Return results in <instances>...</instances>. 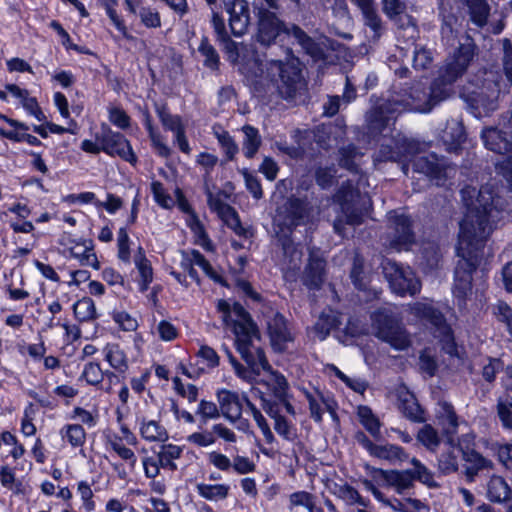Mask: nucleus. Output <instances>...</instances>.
I'll use <instances>...</instances> for the list:
<instances>
[{
	"mask_svg": "<svg viewBox=\"0 0 512 512\" xmlns=\"http://www.w3.org/2000/svg\"><path fill=\"white\" fill-rule=\"evenodd\" d=\"M466 206L460 222L457 254L460 257L455 270L454 295L464 299L471 292L472 272L484 256V244L500 219V199L492 185L477 192L473 187L461 190Z\"/></svg>",
	"mask_w": 512,
	"mask_h": 512,
	"instance_id": "1",
	"label": "nucleus"
},
{
	"mask_svg": "<svg viewBox=\"0 0 512 512\" xmlns=\"http://www.w3.org/2000/svg\"><path fill=\"white\" fill-rule=\"evenodd\" d=\"M217 309L222 314L225 326L234 333L237 351L248 365V368H244L227 351L235 373L249 382L254 381L256 376H262L261 381L272 391L276 398L284 399L287 397L288 382L286 378L272 370L263 350L254 344L256 340H259V333L250 315L239 303H230L226 300H219Z\"/></svg>",
	"mask_w": 512,
	"mask_h": 512,
	"instance_id": "2",
	"label": "nucleus"
},
{
	"mask_svg": "<svg viewBox=\"0 0 512 512\" xmlns=\"http://www.w3.org/2000/svg\"><path fill=\"white\" fill-rule=\"evenodd\" d=\"M255 57L258 59L260 69L255 74H244L247 78L252 81L259 79L260 83H272L281 97L285 99L294 98L305 88L297 60L291 59L286 63L271 60L263 65L256 53Z\"/></svg>",
	"mask_w": 512,
	"mask_h": 512,
	"instance_id": "3",
	"label": "nucleus"
},
{
	"mask_svg": "<svg viewBox=\"0 0 512 512\" xmlns=\"http://www.w3.org/2000/svg\"><path fill=\"white\" fill-rule=\"evenodd\" d=\"M281 36L295 38L305 51L314 59H322L326 57L324 47L329 43L327 38H323L320 43H316L299 27H284L283 23L277 18L274 12L264 11V8L261 7L258 14V41L264 45H270Z\"/></svg>",
	"mask_w": 512,
	"mask_h": 512,
	"instance_id": "4",
	"label": "nucleus"
},
{
	"mask_svg": "<svg viewBox=\"0 0 512 512\" xmlns=\"http://www.w3.org/2000/svg\"><path fill=\"white\" fill-rule=\"evenodd\" d=\"M451 93V89L444 87L443 84L436 79L429 90H425L420 86L413 87L409 98L405 101L393 98L392 102L384 104L380 107L379 116L388 124L392 119V114L404 110H410L420 113L430 112L434 105L446 99Z\"/></svg>",
	"mask_w": 512,
	"mask_h": 512,
	"instance_id": "5",
	"label": "nucleus"
},
{
	"mask_svg": "<svg viewBox=\"0 0 512 512\" xmlns=\"http://www.w3.org/2000/svg\"><path fill=\"white\" fill-rule=\"evenodd\" d=\"M212 25L217 36V40L223 47L227 59L242 74H255L260 69L258 59L255 57V50L251 45L236 43L230 40L223 18L213 13Z\"/></svg>",
	"mask_w": 512,
	"mask_h": 512,
	"instance_id": "6",
	"label": "nucleus"
},
{
	"mask_svg": "<svg viewBox=\"0 0 512 512\" xmlns=\"http://www.w3.org/2000/svg\"><path fill=\"white\" fill-rule=\"evenodd\" d=\"M375 336L395 350H406L412 340L410 334L401 324V319L390 308L376 311L372 316Z\"/></svg>",
	"mask_w": 512,
	"mask_h": 512,
	"instance_id": "7",
	"label": "nucleus"
},
{
	"mask_svg": "<svg viewBox=\"0 0 512 512\" xmlns=\"http://www.w3.org/2000/svg\"><path fill=\"white\" fill-rule=\"evenodd\" d=\"M410 312L416 318L434 326L441 337L442 349L449 355L456 353V345L450 327L446 324L442 313L431 301L417 302L410 306Z\"/></svg>",
	"mask_w": 512,
	"mask_h": 512,
	"instance_id": "8",
	"label": "nucleus"
},
{
	"mask_svg": "<svg viewBox=\"0 0 512 512\" xmlns=\"http://www.w3.org/2000/svg\"><path fill=\"white\" fill-rule=\"evenodd\" d=\"M474 49L472 40L466 38L458 49L447 58L438 78L444 87L450 88L452 83L466 71L474 56Z\"/></svg>",
	"mask_w": 512,
	"mask_h": 512,
	"instance_id": "9",
	"label": "nucleus"
},
{
	"mask_svg": "<svg viewBox=\"0 0 512 512\" xmlns=\"http://www.w3.org/2000/svg\"><path fill=\"white\" fill-rule=\"evenodd\" d=\"M383 273L392 291L399 295H414L421 289L420 281L409 267H402L396 262H383Z\"/></svg>",
	"mask_w": 512,
	"mask_h": 512,
	"instance_id": "10",
	"label": "nucleus"
},
{
	"mask_svg": "<svg viewBox=\"0 0 512 512\" xmlns=\"http://www.w3.org/2000/svg\"><path fill=\"white\" fill-rule=\"evenodd\" d=\"M358 193L351 182H347L336 195V201L339 203L342 215L334 222V229L341 234L343 231V222L349 225H358L362 222V213L355 208V200Z\"/></svg>",
	"mask_w": 512,
	"mask_h": 512,
	"instance_id": "11",
	"label": "nucleus"
},
{
	"mask_svg": "<svg viewBox=\"0 0 512 512\" xmlns=\"http://www.w3.org/2000/svg\"><path fill=\"white\" fill-rule=\"evenodd\" d=\"M96 139L102 144V151L106 154L118 156L131 164L136 163L137 158L130 142L121 133L105 128Z\"/></svg>",
	"mask_w": 512,
	"mask_h": 512,
	"instance_id": "12",
	"label": "nucleus"
},
{
	"mask_svg": "<svg viewBox=\"0 0 512 512\" xmlns=\"http://www.w3.org/2000/svg\"><path fill=\"white\" fill-rule=\"evenodd\" d=\"M391 229L389 233V245L391 248L401 251L407 250L414 242V235L410 229V219L404 215L390 217Z\"/></svg>",
	"mask_w": 512,
	"mask_h": 512,
	"instance_id": "13",
	"label": "nucleus"
},
{
	"mask_svg": "<svg viewBox=\"0 0 512 512\" xmlns=\"http://www.w3.org/2000/svg\"><path fill=\"white\" fill-rule=\"evenodd\" d=\"M156 112L163 128L174 134V142L179 149L185 154H190L191 148L186 138L185 126L181 117L169 113L164 106H158Z\"/></svg>",
	"mask_w": 512,
	"mask_h": 512,
	"instance_id": "14",
	"label": "nucleus"
},
{
	"mask_svg": "<svg viewBox=\"0 0 512 512\" xmlns=\"http://www.w3.org/2000/svg\"><path fill=\"white\" fill-rule=\"evenodd\" d=\"M207 201L210 209L218 214V216L240 236L246 235V229L241 225L240 219L236 211L222 200V193L213 194L208 192Z\"/></svg>",
	"mask_w": 512,
	"mask_h": 512,
	"instance_id": "15",
	"label": "nucleus"
},
{
	"mask_svg": "<svg viewBox=\"0 0 512 512\" xmlns=\"http://www.w3.org/2000/svg\"><path fill=\"white\" fill-rule=\"evenodd\" d=\"M267 329L272 348L277 352H284L293 343L294 336L288 328L285 318L275 314L267 322Z\"/></svg>",
	"mask_w": 512,
	"mask_h": 512,
	"instance_id": "16",
	"label": "nucleus"
},
{
	"mask_svg": "<svg viewBox=\"0 0 512 512\" xmlns=\"http://www.w3.org/2000/svg\"><path fill=\"white\" fill-rule=\"evenodd\" d=\"M413 169L435 181L436 185L442 184L450 171L435 154L416 156L413 160Z\"/></svg>",
	"mask_w": 512,
	"mask_h": 512,
	"instance_id": "17",
	"label": "nucleus"
},
{
	"mask_svg": "<svg viewBox=\"0 0 512 512\" xmlns=\"http://www.w3.org/2000/svg\"><path fill=\"white\" fill-rule=\"evenodd\" d=\"M196 265L200 267L203 272L212 280L218 283H222V276L213 269L210 263L204 258L202 254H200L197 250L191 251H183L181 253V262L180 266L188 272L189 276L195 280L199 281L197 272L194 270L193 266Z\"/></svg>",
	"mask_w": 512,
	"mask_h": 512,
	"instance_id": "18",
	"label": "nucleus"
},
{
	"mask_svg": "<svg viewBox=\"0 0 512 512\" xmlns=\"http://www.w3.org/2000/svg\"><path fill=\"white\" fill-rule=\"evenodd\" d=\"M226 10L232 33L235 36L245 34L251 21L249 3L246 0H233L226 4Z\"/></svg>",
	"mask_w": 512,
	"mask_h": 512,
	"instance_id": "19",
	"label": "nucleus"
},
{
	"mask_svg": "<svg viewBox=\"0 0 512 512\" xmlns=\"http://www.w3.org/2000/svg\"><path fill=\"white\" fill-rule=\"evenodd\" d=\"M216 398L222 415L232 423L241 418L243 404L249 401L246 397L227 389H219Z\"/></svg>",
	"mask_w": 512,
	"mask_h": 512,
	"instance_id": "20",
	"label": "nucleus"
},
{
	"mask_svg": "<svg viewBox=\"0 0 512 512\" xmlns=\"http://www.w3.org/2000/svg\"><path fill=\"white\" fill-rule=\"evenodd\" d=\"M68 251L70 256L78 260L81 265L90 266L96 270L100 269V263L91 240L72 241Z\"/></svg>",
	"mask_w": 512,
	"mask_h": 512,
	"instance_id": "21",
	"label": "nucleus"
},
{
	"mask_svg": "<svg viewBox=\"0 0 512 512\" xmlns=\"http://www.w3.org/2000/svg\"><path fill=\"white\" fill-rule=\"evenodd\" d=\"M264 411L273 419L275 432L287 441H294L297 437L296 427L279 413L278 407L272 403L263 404Z\"/></svg>",
	"mask_w": 512,
	"mask_h": 512,
	"instance_id": "22",
	"label": "nucleus"
},
{
	"mask_svg": "<svg viewBox=\"0 0 512 512\" xmlns=\"http://www.w3.org/2000/svg\"><path fill=\"white\" fill-rule=\"evenodd\" d=\"M377 473L388 487L393 488L396 493L403 494L406 490L413 488L410 469L406 470H383L378 469Z\"/></svg>",
	"mask_w": 512,
	"mask_h": 512,
	"instance_id": "23",
	"label": "nucleus"
},
{
	"mask_svg": "<svg viewBox=\"0 0 512 512\" xmlns=\"http://www.w3.org/2000/svg\"><path fill=\"white\" fill-rule=\"evenodd\" d=\"M81 377L87 382V384L93 386H99L102 383L103 378L106 377L110 383V385L105 389L107 393L111 392V385L113 383L119 382V377L114 372H104L101 369L100 364L96 362L87 363L83 368Z\"/></svg>",
	"mask_w": 512,
	"mask_h": 512,
	"instance_id": "24",
	"label": "nucleus"
},
{
	"mask_svg": "<svg viewBox=\"0 0 512 512\" xmlns=\"http://www.w3.org/2000/svg\"><path fill=\"white\" fill-rule=\"evenodd\" d=\"M325 261L311 252L309 263L305 269L303 281L310 288H318L324 282Z\"/></svg>",
	"mask_w": 512,
	"mask_h": 512,
	"instance_id": "25",
	"label": "nucleus"
},
{
	"mask_svg": "<svg viewBox=\"0 0 512 512\" xmlns=\"http://www.w3.org/2000/svg\"><path fill=\"white\" fill-rule=\"evenodd\" d=\"M330 492L343 500L347 505H359L361 507H368L370 502L369 500L363 498L359 492L352 486L347 483L333 482L329 485Z\"/></svg>",
	"mask_w": 512,
	"mask_h": 512,
	"instance_id": "26",
	"label": "nucleus"
},
{
	"mask_svg": "<svg viewBox=\"0 0 512 512\" xmlns=\"http://www.w3.org/2000/svg\"><path fill=\"white\" fill-rule=\"evenodd\" d=\"M463 459L466 462L465 474L469 481H473L479 472L493 467L491 460L483 457L475 450L464 451Z\"/></svg>",
	"mask_w": 512,
	"mask_h": 512,
	"instance_id": "27",
	"label": "nucleus"
},
{
	"mask_svg": "<svg viewBox=\"0 0 512 512\" xmlns=\"http://www.w3.org/2000/svg\"><path fill=\"white\" fill-rule=\"evenodd\" d=\"M6 90L15 98L19 99L22 107L37 120L42 121L44 118L36 98L31 97L26 89H22L15 84L6 85Z\"/></svg>",
	"mask_w": 512,
	"mask_h": 512,
	"instance_id": "28",
	"label": "nucleus"
},
{
	"mask_svg": "<svg viewBox=\"0 0 512 512\" xmlns=\"http://www.w3.org/2000/svg\"><path fill=\"white\" fill-rule=\"evenodd\" d=\"M464 138L463 125L454 119L448 121L441 134V140L446 149L450 152L456 151L464 141Z\"/></svg>",
	"mask_w": 512,
	"mask_h": 512,
	"instance_id": "29",
	"label": "nucleus"
},
{
	"mask_svg": "<svg viewBox=\"0 0 512 512\" xmlns=\"http://www.w3.org/2000/svg\"><path fill=\"white\" fill-rule=\"evenodd\" d=\"M481 137L487 149L504 154L511 150L512 144L496 128H486L482 131Z\"/></svg>",
	"mask_w": 512,
	"mask_h": 512,
	"instance_id": "30",
	"label": "nucleus"
},
{
	"mask_svg": "<svg viewBox=\"0 0 512 512\" xmlns=\"http://www.w3.org/2000/svg\"><path fill=\"white\" fill-rule=\"evenodd\" d=\"M340 314L332 309L324 311L319 316L312 331L319 340H324L340 323Z\"/></svg>",
	"mask_w": 512,
	"mask_h": 512,
	"instance_id": "31",
	"label": "nucleus"
},
{
	"mask_svg": "<svg viewBox=\"0 0 512 512\" xmlns=\"http://www.w3.org/2000/svg\"><path fill=\"white\" fill-rule=\"evenodd\" d=\"M436 413L444 433L448 436V439L452 438V435L456 433L459 425L458 417L452 405L447 402H441L438 404Z\"/></svg>",
	"mask_w": 512,
	"mask_h": 512,
	"instance_id": "32",
	"label": "nucleus"
},
{
	"mask_svg": "<svg viewBox=\"0 0 512 512\" xmlns=\"http://www.w3.org/2000/svg\"><path fill=\"white\" fill-rule=\"evenodd\" d=\"M139 433L147 442H165L168 432L158 421L143 418L139 424Z\"/></svg>",
	"mask_w": 512,
	"mask_h": 512,
	"instance_id": "33",
	"label": "nucleus"
},
{
	"mask_svg": "<svg viewBox=\"0 0 512 512\" xmlns=\"http://www.w3.org/2000/svg\"><path fill=\"white\" fill-rule=\"evenodd\" d=\"M371 456L388 461L391 464L402 463L409 458L402 447L390 443L377 444Z\"/></svg>",
	"mask_w": 512,
	"mask_h": 512,
	"instance_id": "34",
	"label": "nucleus"
},
{
	"mask_svg": "<svg viewBox=\"0 0 512 512\" xmlns=\"http://www.w3.org/2000/svg\"><path fill=\"white\" fill-rule=\"evenodd\" d=\"M134 264L139 273L140 290L144 292L153 281V268L142 247L134 255Z\"/></svg>",
	"mask_w": 512,
	"mask_h": 512,
	"instance_id": "35",
	"label": "nucleus"
},
{
	"mask_svg": "<svg viewBox=\"0 0 512 512\" xmlns=\"http://www.w3.org/2000/svg\"><path fill=\"white\" fill-rule=\"evenodd\" d=\"M196 492L202 498L211 502H218L227 499L230 493V485L225 483L207 484L198 483L195 486Z\"/></svg>",
	"mask_w": 512,
	"mask_h": 512,
	"instance_id": "36",
	"label": "nucleus"
},
{
	"mask_svg": "<svg viewBox=\"0 0 512 512\" xmlns=\"http://www.w3.org/2000/svg\"><path fill=\"white\" fill-rule=\"evenodd\" d=\"M511 488L500 476H493L487 484V498L495 503L507 501L511 496Z\"/></svg>",
	"mask_w": 512,
	"mask_h": 512,
	"instance_id": "37",
	"label": "nucleus"
},
{
	"mask_svg": "<svg viewBox=\"0 0 512 512\" xmlns=\"http://www.w3.org/2000/svg\"><path fill=\"white\" fill-rule=\"evenodd\" d=\"M288 224L297 226L310 220L313 209L300 200H291L287 207Z\"/></svg>",
	"mask_w": 512,
	"mask_h": 512,
	"instance_id": "38",
	"label": "nucleus"
},
{
	"mask_svg": "<svg viewBox=\"0 0 512 512\" xmlns=\"http://www.w3.org/2000/svg\"><path fill=\"white\" fill-rule=\"evenodd\" d=\"M103 354L109 365L118 372H125L128 369V359L125 352L117 343H108Z\"/></svg>",
	"mask_w": 512,
	"mask_h": 512,
	"instance_id": "39",
	"label": "nucleus"
},
{
	"mask_svg": "<svg viewBox=\"0 0 512 512\" xmlns=\"http://www.w3.org/2000/svg\"><path fill=\"white\" fill-rule=\"evenodd\" d=\"M183 453V447L175 444H164L161 446L157 456L159 463L164 469L171 471L177 470L178 466L175 460L179 459Z\"/></svg>",
	"mask_w": 512,
	"mask_h": 512,
	"instance_id": "40",
	"label": "nucleus"
},
{
	"mask_svg": "<svg viewBox=\"0 0 512 512\" xmlns=\"http://www.w3.org/2000/svg\"><path fill=\"white\" fill-rule=\"evenodd\" d=\"M59 434L63 441L74 448L82 447L86 441V432L80 424H65Z\"/></svg>",
	"mask_w": 512,
	"mask_h": 512,
	"instance_id": "41",
	"label": "nucleus"
},
{
	"mask_svg": "<svg viewBox=\"0 0 512 512\" xmlns=\"http://www.w3.org/2000/svg\"><path fill=\"white\" fill-rule=\"evenodd\" d=\"M447 442L450 445L449 450L443 452L438 458V469L443 474L454 473L458 470L459 467L458 455L456 453L457 448L453 443V439L449 438Z\"/></svg>",
	"mask_w": 512,
	"mask_h": 512,
	"instance_id": "42",
	"label": "nucleus"
},
{
	"mask_svg": "<svg viewBox=\"0 0 512 512\" xmlns=\"http://www.w3.org/2000/svg\"><path fill=\"white\" fill-rule=\"evenodd\" d=\"M284 259L282 270L285 272L297 271L300 268L302 252L290 241L283 243Z\"/></svg>",
	"mask_w": 512,
	"mask_h": 512,
	"instance_id": "43",
	"label": "nucleus"
},
{
	"mask_svg": "<svg viewBox=\"0 0 512 512\" xmlns=\"http://www.w3.org/2000/svg\"><path fill=\"white\" fill-rule=\"evenodd\" d=\"M244 133L243 140V151L247 158H252L257 153L260 144L261 138L258 133V130L250 125H246L242 128Z\"/></svg>",
	"mask_w": 512,
	"mask_h": 512,
	"instance_id": "44",
	"label": "nucleus"
},
{
	"mask_svg": "<svg viewBox=\"0 0 512 512\" xmlns=\"http://www.w3.org/2000/svg\"><path fill=\"white\" fill-rule=\"evenodd\" d=\"M413 469H410V475L412 476V482L415 480L427 485L428 487L436 486L433 473L417 458L413 457L410 460Z\"/></svg>",
	"mask_w": 512,
	"mask_h": 512,
	"instance_id": "45",
	"label": "nucleus"
},
{
	"mask_svg": "<svg viewBox=\"0 0 512 512\" xmlns=\"http://www.w3.org/2000/svg\"><path fill=\"white\" fill-rule=\"evenodd\" d=\"M400 409L406 417L413 421H418L422 418L420 406L416 403L414 396L408 391H401L399 394Z\"/></svg>",
	"mask_w": 512,
	"mask_h": 512,
	"instance_id": "46",
	"label": "nucleus"
},
{
	"mask_svg": "<svg viewBox=\"0 0 512 512\" xmlns=\"http://www.w3.org/2000/svg\"><path fill=\"white\" fill-rule=\"evenodd\" d=\"M74 315L79 321H91L97 317L94 301L89 297L79 299L73 305Z\"/></svg>",
	"mask_w": 512,
	"mask_h": 512,
	"instance_id": "47",
	"label": "nucleus"
},
{
	"mask_svg": "<svg viewBox=\"0 0 512 512\" xmlns=\"http://www.w3.org/2000/svg\"><path fill=\"white\" fill-rule=\"evenodd\" d=\"M101 6L105 9L107 16L110 21L116 27V29L123 35V37L129 39L130 35L124 24L123 19L117 14L116 7L118 5L117 0H98Z\"/></svg>",
	"mask_w": 512,
	"mask_h": 512,
	"instance_id": "48",
	"label": "nucleus"
},
{
	"mask_svg": "<svg viewBox=\"0 0 512 512\" xmlns=\"http://www.w3.org/2000/svg\"><path fill=\"white\" fill-rule=\"evenodd\" d=\"M416 439L429 451L435 452L441 442L438 432L431 425H424L417 433Z\"/></svg>",
	"mask_w": 512,
	"mask_h": 512,
	"instance_id": "49",
	"label": "nucleus"
},
{
	"mask_svg": "<svg viewBox=\"0 0 512 512\" xmlns=\"http://www.w3.org/2000/svg\"><path fill=\"white\" fill-rule=\"evenodd\" d=\"M469 8L472 21L478 26L486 24L489 6L485 0H464Z\"/></svg>",
	"mask_w": 512,
	"mask_h": 512,
	"instance_id": "50",
	"label": "nucleus"
},
{
	"mask_svg": "<svg viewBox=\"0 0 512 512\" xmlns=\"http://www.w3.org/2000/svg\"><path fill=\"white\" fill-rule=\"evenodd\" d=\"M213 134L218 140V143L220 144L221 148L226 153L227 157L229 159H233L238 152V146L233 140V138L230 136V134L221 126H214Z\"/></svg>",
	"mask_w": 512,
	"mask_h": 512,
	"instance_id": "51",
	"label": "nucleus"
},
{
	"mask_svg": "<svg viewBox=\"0 0 512 512\" xmlns=\"http://www.w3.org/2000/svg\"><path fill=\"white\" fill-rule=\"evenodd\" d=\"M145 127L148 131L152 145L158 154L162 157H168L171 153V150L166 144L164 137L153 127L149 117H146Z\"/></svg>",
	"mask_w": 512,
	"mask_h": 512,
	"instance_id": "52",
	"label": "nucleus"
},
{
	"mask_svg": "<svg viewBox=\"0 0 512 512\" xmlns=\"http://www.w3.org/2000/svg\"><path fill=\"white\" fill-rule=\"evenodd\" d=\"M246 405L251 415L253 416L257 426L261 430L266 443L273 444L276 441V439L265 417L250 401H246Z\"/></svg>",
	"mask_w": 512,
	"mask_h": 512,
	"instance_id": "53",
	"label": "nucleus"
},
{
	"mask_svg": "<svg viewBox=\"0 0 512 512\" xmlns=\"http://www.w3.org/2000/svg\"><path fill=\"white\" fill-rule=\"evenodd\" d=\"M246 405L251 415L253 416L257 426L261 430L266 443L273 444L276 441V439L265 417L250 401H246Z\"/></svg>",
	"mask_w": 512,
	"mask_h": 512,
	"instance_id": "54",
	"label": "nucleus"
},
{
	"mask_svg": "<svg viewBox=\"0 0 512 512\" xmlns=\"http://www.w3.org/2000/svg\"><path fill=\"white\" fill-rule=\"evenodd\" d=\"M246 405L251 415L253 416L257 426L261 430L266 443L273 444L276 441V439L265 417L250 401H246Z\"/></svg>",
	"mask_w": 512,
	"mask_h": 512,
	"instance_id": "55",
	"label": "nucleus"
},
{
	"mask_svg": "<svg viewBox=\"0 0 512 512\" xmlns=\"http://www.w3.org/2000/svg\"><path fill=\"white\" fill-rule=\"evenodd\" d=\"M246 405L251 415L253 416L257 426L261 430L266 443L273 444L276 441V439L265 417L250 401H246Z\"/></svg>",
	"mask_w": 512,
	"mask_h": 512,
	"instance_id": "56",
	"label": "nucleus"
},
{
	"mask_svg": "<svg viewBox=\"0 0 512 512\" xmlns=\"http://www.w3.org/2000/svg\"><path fill=\"white\" fill-rule=\"evenodd\" d=\"M358 416L361 424L372 436L377 437L380 434V422L369 407L360 406Z\"/></svg>",
	"mask_w": 512,
	"mask_h": 512,
	"instance_id": "57",
	"label": "nucleus"
},
{
	"mask_svg": "<svg viewBox=\"0 0 512 512\" xmlns=\"http://www.w3.org/2000/svg\"><path fill=\"white\" fill-rule=\"evenodd\" d=\"M3 446L11 447L10 455L15 460L21 458L25 453L23 445L18 443L16 436L9 431H0V448Z\"/></svg>",
	"mask_w": 512,
	"mask_h": 512,
	"instance_id": "58",
	"label": "nucleus"
},
{
	"mask_svg": "<svg viewBox=\"0 0 512 512\" xmlns=\"http://www.w3.org/2000/svg\"><path fill=\"white\" fill-rule=\"evenodd\" d=\"M306 399L309 402L310 415L316 422L322 421L324 398L319 391H305Z\"/></svg>",
	"mask_w": 512,
	"mask_h": 512,
	"instance_id": "59",
	"label": "nucleus"
},
{
	"mask_svg": "<svg viewBox=\"0 0 512 512\" xmlns=\"http://www.w3.org/2000/svg\"><path fill=\"white\" fill-rule=\"evenodd\" d=\"M151 191L155 202L162 208L170 209L174 206L173 198L166 192L161 182L153 181Z\"/></svg>",
	"mask_w": 512,
	"mask_h": 512,
	"instance_id": "60",
	"label": "nucleus"
},
{
	"mask_svg": "<svg viewBox=\"0 0 512 512\" xmlns=\"http://www.w3.org/2000/svg\"><path fill=\"white\" fill-rule=\"evenodd\" d=\"M198 51L204 57V65L210 69H217L219 63V56L212 45L209 44L206 38L201 40Z\"/></svg>",
	"mask_w": 512,
	"mask_h": 512,
	"instance_id": "61",
	"label": "nucleus"
},
{
	"mask_svg": "<svg viewBox=\"0 0 512 512\" xmlns=\"http://www.w3.org/2000/svg\"><path fill=\"white\" fill-rule=\"evenodd\" d=\"M336 177L334 166L320 165L315 170V179L317 184L322 188L330 187Z\"/></svg>",
	"mask_w": 512,
	"mask_h": 512,
	"instance_id": "62",
	"label": "nucleus"
},
{
	"mask_svg": "<svg viewBox=\"0 0 512 512\" xmlns=\"http://www.w3.org/2000/svg\"><path fill=\"white\" fill-rule=\"evenodd\" d=\"M189 226H190L192 232L194 233L196 242L200 246L205 248L206 250H211L212 249L211 241L209 240V238L204 230L203 225L200 223V221L194 215H192L189 220Z\"/></svg>",
	"mask_w": 512,
	"mask_h": 512,
	"instance_id": "63",
	"label": "nucleus"
},
{
	"mask_svg": "<svg viewBox=\"0 0 512 512\" xmlns=\"http://www.w3.org/2000/svg\"><path fill=\"white\" fill-rule=\"evenodd\" d=\"M175 391L186 398L190 403H193L198 398V388L193 384L184 385L179 377L172 380Z\"/></svg>",
	"mask_w": 512,
	"mask_h": 512,
	"instance_id": "64",
	"label": "nucleus"
}]
</instances>
